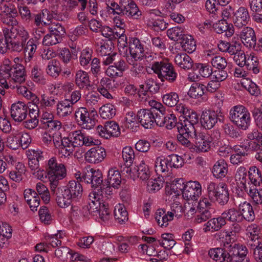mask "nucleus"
Wrapping results in <instances>:
<instances>
[{
    "instance_id": "f257e3e1",
    "label": "nucleus",
    "mask_w": 262,
    "mask_h": 262,
    "mask_svg": "<svg viewBox=\"0 0 262 262\" xmlns=\"http://www.w3.org/2000/svg\"><path fill=\"white\" fill-rule=\"evenodd\" d=\"M120 28V31H115V29H112L110 27L105 26L101 27L100 31L102 35L108 39V41H112L117 38H119L118 44L120 54L126 58L127 61L130 64L129 60L131 57V46L130 42H127V37L123 35L124 31L121 27L116 25Z\"/></svg>"
},
{
    "instance_id": "f03ea898",
    "label": "nucleus",
    "mask_w": 262,
    "mask_h": 262,
    "mask_svg": "<svg viewBox=\"0 0 262 262\" xmlns=\"http://www.w3.org/2000/svg\"><path fill=\"white\" fill-rule=\"evenodd\" d=\"M207 196L212 202H216L221 205L226 204L229 201L228 188L224 183H216L210 182L207 186Z\"/></svg>"
},
{
    "instance_id": "7ed1b4c3",
    "label": "nucleus",
    "mask_w": 262,
    "mask_h": 262,
    "mask_svg": "<svg viewBox=\"0 0 262 262\" xmlns=\"http://www.w3.org/2000/svg\"><path fill=\"white\" fill-rule=\"evenodd\" d=\"M98 140L90 136L81 130H77L69 134L68 138H63L61 140V147H70L71 146H86L97 145Z\"/></svg>"
},
{
    "instance_id": "20e7f679",
    "label": "nucleus",
    "mask_w": 262,
    "mask_h": 262,
    "mask_svg": "<svg viewBox=\"0 0 262 262\" xmlns=\"http://www.w3.org/2000/svg\"><path fill=\"white\" fill-rule=\"evenodd\" d=\"M229 118L235 125L243 130L248 128L251 122L250 113L242 105L234 106L230 109Z\"/></svg>"
},
{
    "instance_id": "39448f33",
    "label": "nucleus",
    "mask_w": 262,
    "mask_h": 262,
    "mask_svg": "<svg viewBox=\"0 0 262 262\" xmlns=\"http://www.w3.org/2000/svg\"><path fill=\"white\" fill-rule=\"evenodd\" d=\"M223 234L225 237L224 247L210 249L208 251V255L215 262H231L228 246V239L233 235V231H224Z\"/></svg>"
},
{
    "instance_id": "423d86ee",
    "label": "nucleus",
    "mask_w": 262,
    "mask_h": 262,
    "mask_svg": "<svg viewBox=\"0 0 262 262\" xmlns=\"http://www.w3.org/2000/svg\"><path fill=\"white\" fill-rule=\"evenodd\" d=\"M74 116L79 125L82 128L90 129L95 125L97 113L95 110L89 112L86 107H80L76 110Z\"/></svg>"
},
{
    "instance_id": "0eeeda50",
    "label": "nucleus",
    "mask_w": 262,
    "mask_h": 262,
    "mask_svg": "<svg viewBox=\"0 0 262 262\" xmlns=\"http://www.w3.org/2000/svg\"><path fill=\"white\" fill-rule=\"evenodd\" d=\"M229 252L231 262H249L246 255L247 250L245 246L234 243V239L230 237L228 239Z\"/></svg>"
},
{
    "instance_id": "6e6552de",
    "label": "nucleus",
    "mask_w": 262,
    "mask_h": 262,
    "mask_svg": "<svg viewBox=\"0 0 262 262\" xmlns=\"http://www.w3.org/2000/svg\"><path fill=\"white\" fill-rule=\"evenodd\" d=\"M49 179L53 180V178L62 179L67 175V170L64 164L58 163L55 157L50 158L46 167Z\"/></svg>"
},
{
    "instance_id": "1a4fd4ad",
    "label": "nucleus",
    "mask_w": 262,
    "mask_h": 262,
    "mask_svg": "<svg viewBox=\"0 0 262 262\" xmlns=\"http://www.w3.org/2000/svg\"><path fill=\"white\" fill-rule=\"evenodd\" d=\"M180 189L183 190V197L187 201H196L202 194V186L198 181L187 182Z\"/></svg>"
},
{
    "instance_id": "9d476101",
    "label": "nucleus",
    "mask_w": 262,
    "mask_h": 262,
    "mask_svg": "<svg viewBox=\"0 0 262 262\" xmlns=\"http://www.w3.org/2000/svg\"><path fill=\"white\" fill-rule=\"evenodd\" d=\"M79 178L80 181L91 184V187L94 188H98L101 186L103 181L101 171L93 168L84 170Z\"/></svg>"
},
{
    "instance_id": "9b49d317",
    "label": "nucleus",
    "mask_w": 262,
    "mask_h": 262,
    "mask_svg": "<svg viewBox=\"0 0 262 262\" xmlns=\"http://www.w3.org/2000/svg\"><path fill=\"white\" fill-rule=\"evenodd\" d=\"M224 115L221 110L214 111L212 110L204 111L201 116V123L206 129H211L217 123V120H223Z\"/></svg>"
},
{
    "instance_id": "f8f14e48",
    "label": "nucleus",
    "mask_w": 262,
    "mask_h": 262,
    "mask_svg": "<svg viewBox=\"0 0 262 262\" xmlns=\"http://www.w3.org/2000/svg\"><path fill=\"white\" fill-rule=\"evenodd\" d=\"M134 119L140 122L145 128H151L157 123L153 112L148 109L139 110Z\"/></svg>"
},
{
    "instance_id": "ddd939ff",
    "label": "nucleus",
    "mask_w": 262,
    "mask_h": 262,
    "mask_svg": "<svg viewBox=\"0 0 262 262\" xmlns=\"http://www.w3.org/2000/svg\"><path fill=\"white\" fill-rule=\"evenodd\" d=\"M100 200L89 197L88 205L82 208L83 212H85L84 215H87L89 213L97 215V213L110 211L108 204L101 203Z\"/></svg>"
},
{
    "instance_id": "4468645a",
    "label": "nucleus",
    "mask_w": 262,
    "mask_h": 262,
    "mask_svg": "<svg viewBox=\"0 0 262 262\" xmlns=\"http://www.w3.org/2000/svg\"><path fill=\"white\" fill-rule=\"evenodd\" d=\"M10 113L15 121L22 122L27 118L29 107L24 102L18 101L11 105Z\"/></svg>"
},
{
    "instance_id": "2eb2a0df",
    "label": "nucleus",
    "mask_w": 262,
    "mask_h": 262,
    "mask_svg": "<svg viewBox=\"0 0 262 262\" xmlns=\"http://www.w3.org/2000/svg\"><path fill=\"white\" fill-rule=\"evenodd\" d=\"M4 36L11 38H15L25 43L29 38L28 32L23 26L17 25L15 28H5L3 29Z\"/></svg>"
},
{
    "instance_id": "dca6fc26",
    "label": "nucleus",
    "mask_w": 262,
    "mask_h": 262,
    "mask_svg": "<svg viewBox=\"0 0 262 262\" xmlns=\"http://www.w3.org/2000/svg\"><path fill=\"white\" fill-rule=\"evenodd\" d=\"M185 119L183 121L178 122L177 126H179L180 129L182 127L186 128L188 132L194 133L195 130V126L198 125L199 121V116L196 113L191 110L186 116H184Z\"/></svg>"
},
{
    "instance_id": "f3484780",
    "label": "nucleus",
    "mask_w": 262,
    "mask_h": 262,
    "mask_svg": "<svg viewBox=\"0 0 262 262\" xmlns=\"http://www.w3.org/2000/svg\"><path fill=\"white\" fill-rule=\"evenodd\" d=\"M106 156L105 149L100 146H95L89 150L85 155L87 162L90 163L101 162Z\"/></svg>"
},
{
    "instance_id": "a211bd4d",
    "label": "nucleus",
    "mask_w": 262,
    "mask_h": 262,
    "mask_svg": "<svg viewBox=\"0 0 262 262\" xmlns=\"http://www.w3.org/2000/svg\"><path fill=\"white\" fill-rule=\"evenodd\" d=\"M234 18L233 23L234 26L238 28H242L246 26L250 19L248 10L245 7H240L234 12Z\"/></svg>"
},
{
    "instance_id": "6ab92c4d",
    "label": "nucleus",
    "mask_w": 262,
    "mask_h": 262,
    "mask_svg": "<svg viewBox=\"0 0 262 262\" xmlns=\"http://www.w3.org/2000/svg\"><path fill=\"white\" fill-rule=\"evenodd\" d=\"M123 162L120 163V171L122 174L130 177L131 174V146H127L122 151Z\"/></svg>"
},
{
    "instance_id": "aec40b11",
    "label": "nucleus",
    "mask_w": 262,
    "mask_h": 262,
    "mask_svg": "<svg viewBox=\"0 0 262 262\" xmlns=\"http://www.w3.org/2000/svg\"><path fill=\"white\" fill-rule=\"evenodd\" d=\"M235 204L238 207L239 214L242 217V222L245 220L249 222L253 221L255 219V214L251 204L247 201L238 203L235 202Z\"/></svg>"
},
{
    "instance_id": "412c9836",
    "label": "nucleus",
    "mask_w": 262,
    "mask_h": 262,
    "mask_svg": "<svg viewBox=\"0 0 262 262\" xmlns=\"http://www.w3.org/2000/svg\"><path fill=\"white\" fill-rule=\"evenodd\" d=\"M112 186L108 184L106 181L102 183L98 188H94V190L90 193L89 197L92 199L101 200L104 197L108 198L113 194Z\"/></svg>"
},
{
    "instance_id": "4be33fe9",
    "label": "nucleus",
    "mask_w": 262,
    "mask_h": 262,
    "mask_svg": "<svg viewBox=\"0 0 262 262\" xmlns=\"http://www.w3.org/2000/svg\"><path fill=\"white\" fill-rule=\"evenodd\" d=\"M26 77L25 69L22 64L16 62L12 64V70L10 76L11 83L21 84L25 82Z\"/></svg>"
},
{
    "instance_id": "5701e85b",
    "label": "nucleus",
    "mask_w": 262,
    "mask_h": 262,
    "mask_svg": "<svg viewBox=\"0 0 262 262\" xmlns=\"http://www.w3.org/2000/svg\"><path fill=\"white\" fill-rule=\"evenodd\" d=\"M176 213L175 211H165L162 209H158L155 213V219L159 225L161 227H167L169 223L173 219V216Z\"/></svg>"
},
{
    "instance_id": "b1692460",
    "label": "nucleus",
    "mask_w": 262,
    "mask_h": 262,
    "mask_svg": "<svg viewBox=\"0 0 262 262\" xmlns=\"http://www.w3.org/2000/svg\"><path fill=\"white\" fill-rule=\"evenodd\" d=\"M235 154L231 155L230 161L234 165L242 163L247 155L248 147L247 145H237L234 146Z\"/></svg>"
},
{
    "instance_id": "393cba45",
    "label": "nucleus",
    "mask_w": 262,
    "mask_h": 262,
    "mask_svg": "<svg viewBox=\"0 0 262 262\" xmlns=\"http://www.w3.org/2000/svg\"><path fill=\"white\" fill-rule=\"evenodd\" d=\"M25 200L29 205L31 210L36 211L40 203V197L36 191L32 189H26L24 192Z\"/></svg>"
},
{
    "instance_id": "a878e982",
    "label": "nucleus",
    "mask_w": 262,
    "mask_h": 262,
    "mask_svg": "<svg viewBox=\"0 0 262 262\" xmlns=\"http://www.w3.org/2000/svg\"><path fill=\"white\" fill-rule=\"evenodd\" d=\"M28 113V119L24 121L23 125L26 128L32 129L35 128L38 123L39 111L35 105H32Z\"/></svg>"
},
{
    "instance_id": "bb28decb",
    "label": "nucleus",
    "mask_w": 262,
    "mask_h": 262,
    "mask_svg": "<svg viewBox=\"0 0 262 262\" xmlns=\"http://www.w3.org/2000/svg\"><path fill=\"white\" fill-rule=\"evenodd\" d=\"M228 171V164L223 159L216 161L211 169L213 176L217 179H222L225 178Z\"/></svg>"
},
{
    "instance_id": "cd10ccee",
    "label": "nucleus",
    "mask_w": 262,
    "mask_h": 262,
    "mask_svg": "<svg viewBox=\"0 0 262 262\" xmlns=\"http://www.w3.org/2000/svg\"><path fill=\"white\" fill-rule=\"evenodd\" d=\"M196 141L195 147L196 149L201 152H206L210 148L212 143V138L208 135H205L203 133L196 134L195 136Z\"/></svg>"
},
{
    "instance_id": "c85d7f7f",
    "label": "nucleus",
    "mask_w": 262,
    "mask_h": 262,
    "mask_svg": "<svg viewBox=\"0 0 262 262\" xmlns=\"http://www.w3.org/2000/svg\"><path fill=\"white\" fill-rule=\"evenodd\" d=\"M226 224V221L223 219L222 215L216 218L209 220L204 225L203 231L205 232H214L219 231Z\"/></svg>"
},
{
    "instance_id": "c756f323",
    "label": "nucleus",
    "mask_w": 262,
    "mask_h": 262,
    "mask_svg": "<svg viewBox=\"0 0 262 262\" xmlns=\"http://www.w3.org/2000/svg\"><path fill=\"white\" fill-rule=\"evenodd\" d=\"M240 37L243 43L247 47H251L255 44V32L251 27L244 28L241 32Z\"/></svg>"
},
{
    "instance_id": "7c9ffc66",
    "label": "nucleus",
    "mask_w": 262,
    "mask_h": 262,
    "mask_svg": "<svg viewBox=\"0 0 262 262\" xmlns=\"http://www.w3.org/2000/svg\"><path fill=\"white\" fill-rule=\"evenodd\" d=\"M144 45L138 38L132 40V59L141 61L145 56Z\"/></svg>"
},
{
    "instance_id": "2f4dec72",
    "label": "nucleus",
    "mask_w": 262,
    "mask_h": 262,
    "mask_svg": "<svg viewBox=\"0 0 262 262\" xmlns=\"http://www.w3.org/2000/svg\"><path fill=\"white\" fill-rule=\"evenodd\" d=\"M65 190L69 193L74 199L80 198L82 194L83 188L81 185L78 182L70 181L64 187Z\"/></svg>"
},
{
    "instance_id": "473e14b6",
    "label": "nucleus",
    "mask_w": 262,
    "mask_h": 262,
    "mask_svg": "<svg viewBox=\"0 0 262 262\" xmlns=\"http://www.w3.org/2000/svg\"><path fill=\"white\" fill-rule=\"evenodd\" d=\"M75 82L80 89H89V88L91 86V81L88 74L82 70H78L76 72Z\"/></svg>"
},
{
    "instance_id": "72a5a7b5",
    "label": "nucleus",
    "mask_w": 262,
    "mask_h": 262,
    "mask_svg": "<svg viewBox=\"0 0 262 262\" xmlns=\"http://www.w3.org/2000/svg\"><path fill=\"white\" fill-rule=\"evenodd\" d=\"M174 62L179 67L184 70H189L193 66V60L186 54H178L174 57Z\"/></svg>"
},
{
    "instance_id": "f704fd0d",
    "label": "nucleus",
    "mask_w": 262,
    "mask_h": 262,
    "mask_svg": "<svg viewBox=\"0 0 262 262\" xmlns=\"http://www.w3.org/2000/svg\"><path fill=\"white\" fill-rule=\"evenodd\" d=\"M114 216L115 220L120 224H123L128 219V213L123 204H118L115 206L114 210Z\"/></svg>"
},
{
    "instance_id": "c9c22d12",
    "label": "nucleus",
    "mask_w": 262,
    "mask_h": 262,
    "mask_svg": "<svg viewBox=\"0 0 262 262\" xmlns=\"http://www.w3.org/2000/svg\"><path fill=\"white\" fill-rule=\"evenodd\" d=\"M115 189H118L121 183L120 172L118 170L110 169L108 171L107 179L106 182Z\"/></svg>"
},
{
    "instance_id": "e433bc0d",
    "label": "nucleus",
    "mask_w": 262,
    "mask_h": 262,
    "mask_svg": "<svg viewBox=\"0 0 262 262\" xmlns=\"http://www.w3.org/2000/svg\"><path fill=\"white\" fill-rule=\"evenodd\" d=\"M56 194V201L60 207L67 208L71 204L73 199L64 188L63 190L61 189Z\"/></svg>"
},
{
    "instance_id": "4c0bfd02",
    "label": "nucleus",
    "mask_w": 262,
    "mask_h": 262,
    "mask_svg": "<svg viewBox=\"0 0 262 262\" xmlns=\"http://www.w3.org/2000/svg\"><path fill=\"white\" fill-rule=\"evenodd\" d=\"M132 173H133L134 179L139 178L142 180H147L150 174L148 166L144 163H141L139 165L135 167Z\"/></svg>"
},
{
    "instance_id": "58836bf2",
    "label": "nucleus",
    "mask_w": 262,
    "mask_h": 262,
    "mask_svg": "<svg viewBox=\"0 0 262 262\" xmlns=\"http://www.w3.org/2000/svg\"><path fill=\"white\" fill-rule=\"evenodd\" d=\"M73 111V105L68 99L61 101L57 104V113L60 117L70 115Z\"/></svg>"
},
{
    "instance_id": "ea45409f",
    "label": "nucleus",
    "mask_w": 262,
    "mask_h": 262,
    "mask_svg": "<svg viewBox=\"0 0 262 262\" xmlns=\"http://www.w3.org/2000/svg\"><path fill=\"white\" fill-rule=\"evenodd\" d=\"M155 171L157 174L166 173L169 171L170 166L167 157H159L155 161Z\"/></svg>"
},
{
    "instance_id": "a19ab883",
    "label": "nucleus",
    "mask_w": 262,
    "mask_h": 262,
    "mask_svg": "<svg viewBox=\"0 0 262 262\" xmlns=\"http://www.w3.org/2000/svg\"><path fill=\"white\" fill-rule=\"evenodd\" d=\"M259 62L257 56L253 53H250L247 54L246 59V66L247 69L251 71L254 74H257L259 72V68L258 67Z\"/></svg>"
},
{
    "instance_id": "79ce46f5",
    "label": "nucleus",
    "mask_w": 262,
    "mask_h": 262,
    "mask_svg": "<svg viewBox=\"0 0 262 262\" xmlns=\"http://www.w3.org/2000/svg\"><path fill=\"white\" fill-rule=\"evenodd\" d=\"M225 221L226 220L231 222H242V217L239 214L238 209L234 208L228 209L222 213Z\"/></svg>"
},
{
    "instance_id": "37998d69",
    "label": "nucleus",
    "mask_w": 262,
    "mask_h": 262,
    "mask_svg": "<svg viewBox=\"0 0 262 262\" xmlns=\"http://www.w3.org/2000/svg\"><path fill=\"white\" fill-rule=\"evenodd\" d=\"M5 39L3 45L7 44L8 49L13 51L20 52L23 50L25 43L15 38H11L8 36H4Z\"/></svg>"
},
{
    "instance_id": "c03bdc74",
    "label": "nucleus",
    "mask_w": 262,
    "mask_h": 262,
    "mask_svg": "<svg viewBox=\"0 0 262 262\" xmlns=\"http://www.w3.org/2000/svg\"><path fill=\"white\" fill-rule=\"evenodd\" d=\"M247 170L243 166L238 167L235 175V180L237 184L241 188L246 190L247 189Z\"/></svg>"
},
{
    "instance_id": "a18cd8bd",
    "label": "nucleus",
    "mask_w": 262,
    "mask_h": 262,
    "mask_svg": "<svg viewBox=\"0 0 262 262\" xmlns=\"http://www.w3.org/2000/svg\"><path fill=\"white\" fill-rule=\"evenodd\" d=\"M177 129L179 133L177 137L179 142L186 146L190 145V142L188 140V138L193 136L195 137L196 135V132H195L194 133H189L185 128L182 127V129H180L179 126H177Z\"/></svg>"
},
{
    "instance_id": "49530a36",
    "label": "nucleus",
    "mask_w": 262,
    "mask_h": 262,
    "mask_svg": "<svg viewBox=\"0 0 262 262\" xmlns=\"http://www.w3.org/2000/svg\"><path fill=\"white\" fill-rule=\"evenodd\" d=\"M167 35L170 40L174 41L181 40L186 36L184 29L180 27H173L168 29Z\"/></svg>"
},
{
    "instance_id": "de8ad7c7",
    "label": "nucleus",
    "mask_w": 262,
    "mask_h": 262,
    "mask_svg": "<svg viewBox=\"0 0 262 262\" xmlns=\"http://www.w3.org/2000/svg\"><path fill=\"white\" fill-rule=\"evenodd\" d=\"M257 135L256 132H254L252 134H249L248 138L251 140L250 142L247 141L243 144L247 145L248 147V150L251 149L255 151L262 150V140L261 139H255V137H257Z\"/></svg>"
},
{
    "instance_id": "09e8293b",
    "label": "nucleus",
    "mask_w": 262,
    "mask_h": 262,
    "mask_svg": "<svg viewBox=\"0 0 262 262\" xmlns=\"http://www.w3.org/2000/svg\"><path fill=\"white\" fill-rule=\"evenodd\" d=\"M242 85L253 96H257L260 94L258 86L249 78H244L241 81Z\"/></svg>"
},
{
    "instance_id": "8fccbe9b",
    "label": "nucleus",
    "mask_w": 262,
    "mask_h": 262,
    "mask_svg": "<svg viewBox=\"0 0 262 262\" xmlns=\"http://www.w3.org/2000/svg\"><path fill=\"white\" fill-rule=\"evenodd\" d=\"M170 62L167 61L161 60L160 61H154L151 64V69L153 72L157 75L160 79L164 74L168 65Z\"/></svg>"
},
{
    "instance_id": "3c124183",
    "label": "nucleus",
    "mask_w": 262,
    "mask_h": 262,
    "mask_svg": "<svg viewBox=\"0 0 262 262\" xmlns=\"http://www.w3.org/2000/svg\"><path fill=\"white\" fill-rule=\"evenodd\" d=\"M164 179L163 177H158L155 179L151 178L149 180L147 183V190L150 193H155L160 189L163 186Z\"/></svg>"
},
{
    "instance_id": "603ef678",
    "label": "nucleus",
    "mask_w": 262,
    "mask_h": 262,
    "mask_svg": "<svg viewBox=\"0 0 262 262\" xmlns=\"http://www.w3.org/2000/svg\"><path fill=\"white\" fill-rule=\"evenodd\" d=\"M178 77L176 70L171 63H169L163 75L160 78L161 81L166 80L169 82H174Z\"/></svg>"
},
{
    "instance_id": "864d4df0",
    "label": "nucleus",
    "mask_w": 262,
    "mask_h": 262,
    "mask_svg": "<svg viewBox=\"0 0 262 262\" xmlns=\"http://www.w3.org/2000/svg\"><path fill=\"white\" fill-rule=\"evenodd\" d=\"M177 119L173 114L167 115L161 122L157 121V125L164 126L167 129H171L173 127H177Z\"/></svg>"
},
{
    "instance_id": "5fc2aeb1",
    "label": "nucleus",
    "mask_w": 262,
    "mask_h": 262,
    "mask_svg": "<svg viewBox=\"0 0 262 262\" xmlns=\"http://www.w3.org/2000/svg\"><path fill=\"white\" fill-rule=\"evenodd\" d=\"M249 179L254 186L259 185L262 181L260 171L255 166H251L249 170Z\"/></svg>"
},
{
    "instance_id": "6e6d98bb",
    "label": "nucleus",
    "mask_w": 262,
    "mask_h": 262,
    "mask_svg": "<svg viewBox=\"0 0 262 262\" xmlns=\"http://www.w3.org/2000/svg\"><path fill=\"white\" fill-rule=\"evenodd\" d=\"M100 116L104 119H112L116 115V108L112 104H106L100 108Z\"/></svg>"
},
{
    "instance_id": "4d7b16f0",
    "label": "nucleus",
    "mask_w": 262,
    "mask_h": 262,
    "mask_svg": "<svg viewBox=\"0 0 262 262\" xmlns=\"http://www.w3.org/2000/svg\"><path fill=\"white\" fill-rule=\"evenodd\" d=\"M158 242L159 245L167 249H171L176 244L172 234L170 233L162 234L161 238L159 239Z\"/></svg>"
},
{
    "instance_id": "13d9d810",
    "label": "nucleus",
    "mask_w": 262,
    "mask_h": 262,
    "mask_svg": "<svg viewBox=\"0 0 262 262\" xmlns=\"http://www.w3.org/2000/svg\"><path fill=\"white\" fill-rule=\"evenodd\" d=\"M205 85L198 83H193L190 87L189 92V96L192 98H197L202 96L204 94Z\"/></svg>"
},
{
    "instance_id": "bf43d9fd",
    "label": "nucleus",
    "mask_w": 262,
    "mask_h": 262,
    "mask_svg": "<svg viewBox=\"0 0 262 262\" xmlns=\"http://www.w3.org/2000/svg\"><path fill=\"white\" fill-rule=\"evenodd\" d=\"M162 101L168 106H175L179 101V96L176 92H171L163 96Z\"/></svg>"
},
{
    "instance_id": "052dcab7",
    "label": "nucleus",
    "mask_w": 262,
    "mask_h": 262,
    "mask_svg": "<svg viewBox=\"0 0 262 262\" xmlns=\"http://www.w3.org/2000/svg\"><path fill=\"white\" fill-rule=\"evenodd\" d=\"M183 39V49L189 53L193 52L196 49V43L193 37L191 35H186Z\"/></svg>"
},
{
    "instance_id": "680f3d73",
    "label": "nucleus",
    "mask_w": 262,
    "mask_h": 262,
    "mask_svg": "<svg viewBox=\"0 0 262 262\" xmlns=\"http://www.w3.org/2000/svg\"><path fill=\"white\" fill-rule=\"evenodd\" d=\"M245 190L256 204H262V189L253 187Z\"/></svg>"
},
{
    "instance_id": "e2e57ef3",
    "label": "nucleus",
    "mask_w": 262,
    "mask_h": 262,
    "mask_svg": "<svg viewBox=\"0 0 262 262\" xmlns=\"http://www.w3.org/2000/svg\"><path fill=\"white\" fill-rule=\"evenodd\" d=\"M51 34L55 36L61 40L66 34V31L63 27L58 23H52L48 27Z\"/></svg>"
},
{
    "instance_id": "0e129e2a",
    "label": "nucleus",
    "mask_w": 262,
    "mask_h": 262,
    "mask_svg": "<svg viewBox=\"0 0 262 262\" xmlns=\"http://www.w3.org/2000/svg\"><path fill=\"white\" fill-rule=\"evenodd\" d=\"M31 76L35 82L43 85L47 83V80L43 76L42 71L37 66L34 67L32 69Z\"/></svg>"
},
{
    "instance_id": "69168bd1",
    "label": "nucleus",
    "mask_w": 262,
    "mask_h": 262,
    "mask_svg": "<svg viewBox=\"0 0 262 262\" xmlns=\"http://www.w3.org/2000/svg\"><path fill=\"white\" fill-rule=\"evenodd\" d=\"M59 62L56 59H53L49 62L47 68V73L52 77H56L61 72V69L59 67Z\"/></svg>"
},
{
    "instance_id": "338daca9",
    "label": "nucleus",
    "mask_w": 262,
    "mask_h": 262,
    "mask_svg": "<svg viewBox=\"0 0 262 262\" xmlns=\"http://www.w3.org/2000/svg\"><path fill=\"white\" fill-rule=\"evenodd\" d=\"M38 44L35 43L33 39H30L27 42L25 43L23 47V50L25 56L28 55V59L30 60L33 57L35 53Z\"/></svg>"
},
{
    "instance_id": "774afa93",
    "label": "nucleus",
    "mask_w": 262,
    "mask_h": 262,
    "mask_svg": "<svg viewBox=\"0 0 262 262\" xmlns=\"http://www.w3.org/2000/svg\"><path fill=\"white\" fill-rule=\"evenodd\" d=\"M105 130L108 134V138L111 136L118 137L120 134L119 125L114 121H108L105 123Z\"/></svg>"
}]
</instances>
